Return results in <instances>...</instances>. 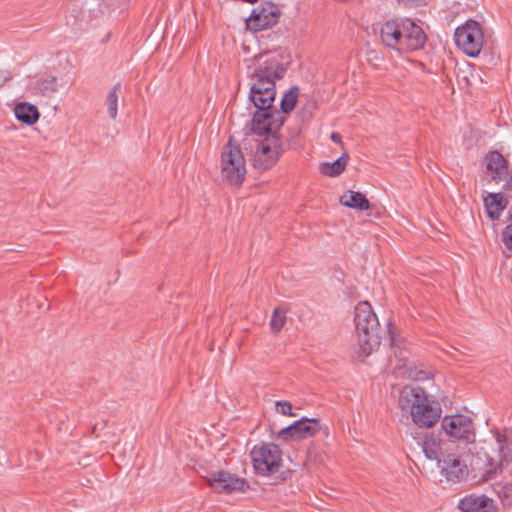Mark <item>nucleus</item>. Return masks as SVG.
Returning a JSON list of instances; mask_svg holds the SVG:
<instances>
[{"label": "nucleus", "instance_id": "37", "mask_svg": "<svg viewBox=\"0 0 512 512\" xmlns=\"http://www.w3.org/2000/svg\"><path fill=\"white\" fill-rule=\"evenodd\" d=\"M388 330H389V334L391 336V343L393 344L395 339H394V336H393V332L391 330V323L390 322L388 323Z\"/></svg>", "mask_w": 512, "mask_h": 512}, {"label": "nucleus", "instance_id": "5", "mask_svg": "<svg viewBox=\"0 0 512 512\" xmlns=\"http://www.w3.org/2000/svg\"><path fill=\"white\" fill-rule=\"evenodd\" d=\"M250 455L257 474L269 476L279 472L282 452L278 445L262 442L252 449Z\"/></svg>", "mask_w": 512, "mask_h": 512}, {"label": "nucleus", "instance_id": "32", "mask_svg": "<svg viewBox=\"0 0 512 512\" xmlns=\"http://www.w3.org/2000/svg\"><path fill=\"white\" fill-rule=\"evenodd\" d=\"M502 241L508 249L512 250V222L503 230Z\"/></svg>", "mask_w": 512, "mask_h": 512}, {"label": "nucleus", "instance_id": "15", "mask_svg": "<svg viewBox=\"0 0 512 512\" xmlns=\"http://www.w3.org/2000/svg\"><path fill=\"white\" fill-rule=\"evenodd\" d=\"M256 152L253 159V167L258 171H266L272 168L278 161L277 153L272 150L271 144L264 141H255Z\"/></svg>", "mask_w": 512, "mask_h": 512}, {"label": "nucleus", "instance_id": "3", "mask_svg": "<svg viewBox=\"0 0 512 512\" xmlns=\"http://www.w3.org/2000/svg\"><path fill=\"white\" fill-rule=\"evenodd\" d=\"M398 403L419 427H431L440 418L441 409L429 403L425 390L419 386H404L400 391Z\"/></svg>", "mask_w": 512, "mask_h": 512}, {"label": "nucleus", "instance_id": "4", "mask_svg": "<svg viewBox=\"0 0 512 512\" xmlns=\"http://www.w3.org/2000/svg\"><path fill=\"white\" fill-rule=\"evenodd\" d=\"M221 174L223 180L230 185L240 186L245 179V159L239 144L232 137L221 152Z\"/></svg>", "mask_w": 512, "mask_h": 512}, {"label": "nucleus", "instance_id": "12", "mask_svg": "<svg viewBox=\"0 0 512 512\" xmlns=\"http://www.w3.org/2000/svg\"><path fill=\"white\" fill-rule=\"evenodd\" d=\"M400 53H409L422 49L427 35L416 22L410 18H401Z\"/></svg>", "mask_w": 512, "mask_h": 512}, {"label": "nucleus", "instance_id": "9", "mask_svg": "<svg viewBox=\"0 0 512 512\" xmlns=\"http://www.w3.org/2000/svg\"><path fill=\"white\" fill-rule=\"evenodd\" d=\"M281 11L271 1H263L252 9L250 16L246 19V27L253 32H260L270 29L279 22Z\"/></svg>", "mask_w": 512, "mask_h": 512}, {"label": "nucleus", "instance_id": "14", "mask_svg": "<svg viewBox=\"0 0 512 512\" xmlns=\"http://www.w3.org/2000/svg\"><path fill=\"white\" fill-rule=\"evenodd\" d=\"M497 442L500 454H502L498 455L497 458L492 456L484 446L480 447V451L477 452L478 458L484 462V475L487 479H492L494 475L502 469L503 460L508 461V457L512 458L511 452H509V455L505 453L504 446L500 437H497Z\"/></svg>", "mask_w": 512, "mask_h": 512}, {"label": "nucleus", "instance_id": "24", "mask_svg": "<svg viewBox=\"0 0 512 512\" xmlns=\"http://www.w3.org/2000/svg\"><path fill=\"white\" fill-rule=\"evenodd\" d=\"M299 92V87L295 85L290 87L289 90H287L284 93L280 101V109H278L282 116L283 114H289L294 110L299 96Z\"/></svg>", "mask_w": 512, "mask_h": 512}, {"label": "nucleus", "instance_id": "16", "mask_svg": "<svg viewBox=\"0 0 512 512\" xmlns=\"http://www.w3.org/2000/svg\"><path fill=\"white\" fill-rule=\"evenodd\" d=\"M462 512H497L492 499L485 495H469L459 501Z\"/></svg>", "mask_w": 512, "mask_h": 512}, {"label": "nucleus", "instance_id": "31", "mask_svg": "<svg viewBox=\"0 0 512 512\" xmlns=\"http://www.w3.org/2000/svg\"><path fill=\"white\" fill-rule=\"evenodd\" d=\"M276 411L286 416H294L295 414L292 411V404L288 401H276L275 403Z\"/></svg>", "mask_w": 512, "mask_h": 512}, {"label": "nucleus", "instance_id": "17", "mask_svg": "<svg viewBox=\"0 0 512 512\" xmlns=\"http://www.w3.org/2000/svg\"><path fill=\"white\" fill-rule=\"evenodd\" d=\"M380 36L384 45L400 53L401 18L387 20L381 27Z\"/></svg>", "mask_w": 512, "mask_h": 512}, {"label": "nucleus", "instance_id": "8", "mask_svg": "<svg viewBox=\"0 0 512 512\" xmlns=\"http://www.w3.org/2000/svg\"><path fill=\"white\" fill-rule=\"evenodd\" d=\"M319 432H322L327 436L328 428L326 426L323 427L320 421L316 418L303 417L291 425L282 428L277 433V439L284 442L302 440L313 437Z\"/></svg>", "mask_w": 512, "mask_h": 512}, {"label": "nucleus", "instance_id": "26", "mask_svg": "<svg viewBox=\"0 0 512 512\" xmlns=\"http://www.w3.org/2000/svg\"><path fill=\"white\" fill-rule=\"evenodd\" d=\"M286 312L287 309L282 306H277L270 319V327L272 332L278 333L284 327L286 323Z\"/></svg>", "mask_w": 512, "mask_h": 512}, {"label": "nucleus", "instance_id": "2", "mask_svg": "<svg viewBox=\"0 0 512 512\" xmlns=\"http://www.w3.org/2000/svg\"><path fill=\"white\" fill-rule=\"evenodd\" d=\"M354 322L359 345L357 357L364 359L379 348L382 339L380 323L369 302L356 305Z\"/></svg>", "mask_w": 512, "mask_h": 512}, {"label": "nucleus", "instance_id": "29", "mask_svg": "<svg viewBox=\"0 0 512 512\" xmlns=\"http://www.w3.org/2000/svg\"><path fill=\"white\" fill-rule=\"evenodd\" d=\"M498 495L503 506L512 507V482L504 485Z\"/></svg>", "mask_w": 512, "mask_h": 512}, {"label": "nucleus", "instance_id": "35", "mask_svg": "<svg viewBox=\"0 0 512 512\" xmlns=\"http://www.w3.org/2000/svg\"><path fill=\"white\" fill-rule=\"evenodd\" d=\"M9 79L10 75L7 71H0V86H2Z\"/></svg>", "mask_w": 512, "mask_h": 512}, {"label": "nucleus", "instance_id": "39", "mask_svg": "<svg viewBox=\"0 0 512 512\" xmlns=\"http://www.w3.org/2000/svg\"><path fill=\"white\" fill-rule=\"evenodd\" d=\"M96 428H97V425H94L93 428H92V433L95 434L96 432Z\"/></svg>", "mask_w": 512, "mask_h": 512}, {"label": "nucleus", "instance_id": "30", "mask_svg": "<svg viewBox=\"0 0 512 512\" xmlns=\"http://www.w3.org/2000/svg\"><path fill=\"white\" fill-rule=\"evenodd\" d=\"M470 76H473L471 71L460 70L457 73V82L462 89H469L471 86Z\"/></svg>", "mask_w": 512, "mask_h": 512}, {"label": "nucleus", "instance_id": "18", "mask_svg": "<svg viewBox=\"0 0 512 512\" xmlns=\"http://www.w3.org/2000/svg\"><path fill=\"white\" fill-rule=\"evenodd\" d=\"M485 161L486 168L494 181L499 182L507 177L508 161L500 152L496 150L489 151L485 156Z\"/></svg>", "mask_w": 512, "mask_h": 512}, {"label": "nucleus", "instance_id": "11", "mask_svg": "<svg viewBox=\"0 0 512 512\" xmlns=\"http://www.w3.org/2000/svg\"><path fill=\"white\" fill-rule=\"evenodd\" d=\"M207 485L214 492L220 494L245 492L250 488V484L245 478L223 470L212 472L207 478Z\"/></svg>", "mask_w": 512, "mask_h": 512}, {"label": "nucleus", "instance_id": "10", "mask_svg": "<svg viewBox=\"0 0 512 512\" xmlns=\"http://www.w3.org/2000/svg\"><path fill=\"white\" fill-rule=\"evenodd\" d=\"M441 426L446 434L465 444L475 441V428L472 419L465 415L445 416Z\"/></svg>", "mask_w": 512, "mask_h": 512}, {"label": "nucleus", "instance_id": "34", "mask_svg": "<svg viewBox=\"0 0 512 512\" xmlns=\"http://www.w3.org/2000/svg\"><path fill=\"white\" fill-rule=\"evenodd\" d=\"M507 198H512V174L504 185V193Z\"/></svg>", "mask_w": 512, "mask_h": 512}, {"label": "nucleus", "instance_id": "1", "mask_svg": "<svg viewBox=\"0 0 512 512\" xmlns=\"http://www.w3.org/2000/svg\"><path fill=\"white\" fill-rule=\"evenodd\" d=\"M276 99V85L252 81L249 90V100L255 106L251 120V130L254 134L264 136L275 129H280L286 121L273 105Z\"/></svg>", "mask_w": 512, "mask_h": 512}, {"label": "nucleus", "instance_id": "36", "mask_svg": "<svg viewBox=\"0 0 512 512\" xmlns=\"http://www.w3.org/2000/svg\"><path fill=\"white\" fill-rule=\"evenodd\" d=\"M331 140L334 142V143H337V144H341L342 143V137L339 133L337 132H333L330 136Z\"/></svg>", "mask_w": 512, "mask_h": 512}, {"label": "nucleus", "instance_id": "19", "mask_svg": "<svg viewBox=\"0 0 512 512\" xmlns=\"http://www.w3.org/2000/svg\"><path fill=\"white\" fill-rule=\"evenodd\" d=\"M507 204L508 198L502 193H490L484 198V205L487 210V214L493 220L499 218Z\"/></svg>", "mask_w": 512, "mask_h": 512}, {"label": "nucleus", "instance_id": "7", "mask_svg": "<svg viewBox=\"0 0 512 512\" xmlns=\"http://www.w3.org/2000/svg\"><path fill=\"white\" fill-rule=\"evenodd\" d=\"M287 67L282 63L279 55L263 53L256 57V67L250 75L251 81L264 84H274L284 77Z\"/></svg>", "mask_w": 512, "mask_h": 512}, {"label": "nucleus", "instance_id": "33", "mask_svg": "<svg viewBox=\"0 0 512 512\" xmlns=\"http://www.w3.org/2000/svg\"><path fill=\"white\" fill-rule=\"evenodd\" d=\"M430 1L431 0H397L399 5L406 7V8H412V7L426 5Z\"/></svg>", "mask_w": 512, "mask_h": 512}, {"label": "nucleus", "instance_id": "28", "mask_svg": "<svg viewBox=\"0 0 512 512\" xmlns=\"http://www.w3.org/2000/svg\"><path fill=\"white\" fill-rule=\"evenodd\" d=\"M422 450L425 456L431 460H440V444L437 443L432 437H426L422 443Z\"/></svg>", "mask_w": 512, "mask_h": 512}, {"label": "nucleus", "instance_id": "20", "mask_svg": "<svg viewBox=\"0 0 512 512\" xmlns=\"http://www.w3.org/2000/svg\"><path fill=\"white\" fill-rule=\"evenodd\" d=\"M14 113L17 120L26 125L35 124L40 117L38 108L27 102L18 103L14 108Z\"/></svg>", "mask_w": 512, "mask_h": 512}, {"label": "nucleus", "instance_id": "27", "mask_svg": "<svg viewBox=\"0 0 512 512\" xmlns=\"http://www.w3.org/2000/svg\"><path fill=\"white\" fill-rule=\"evenodd\" d=\"M279 129H275L265 135H271V137H267L265 139V144H271L272 150L277 153V159H279L280 155L283 154L286 150L289 149L290 145L285 143L280 139L279 136L276 135V131Z\"/></svg>", "mask_w": 512, "mask_h": 512}, {"label": "nucleus", "instance_id": "22", "mask_svg": "<svg viewBox=\"0 0 512 512\" xmlns=\"http://www.w3.org/2000/svg\"><path fill=\"white\" fill-rule=\"evenodd\" d=\"M58 89V80L52 75H43L33 86L34 93L44 97L52 96Z\"/></svg>", "mask_w": 512, "mask_h": 512}, {"label": "nucleus", "instance_id": "21", "mask_svg": "<svg viewBox=\"0 0 512 512\" xmlns=\"http://www.w3.org/2000/svg\"><path fill=\"white\" fill-rule=\"evenodd\" d=\"M340 203L345 207L361 211L370 208V202L367 197L358 191H348L340 197Z\"/></svg>", "mask_w": 512, "mask_h": 512}, {"label": "nucleus", "instance_id": "23", "mask_svg": "<svg viewBox=\"0 0 512 512\" xmlns=\"http://www.w3.org/2000/svg\"><path fill=\"white\" fill-rule=\"evenodd\" d=\"M349 160V155L347 152H344L338 159L334 162H323L320 164V172L324 175L330 177L339 176L346 168V165Z\"/></svg>", "mask_w": 512, "mask_h": 512}, {"label": "nucleus", "instance_id": "13", "mask_svg": "<svg viewBox=\"0 0 512 512\" xmlns=\"http://www.w3.org/2000/svg\"><path fill=\"white\" fill-rule=\"evenodd\" d=\"M439 466L446 480L451 483H459L468 475V468L459 456L448 454L442 460H439Z\"/></svg>", "mask_w": 512, "mask_h": 512}, {"label": "nucleus", "instance_id": "38", "mask_svg": "<svg viewBox=\"0 0 512 512\" xmlns=\"http://www.w3.org/2000/svg\"><path fill=\"white\" fill-rule=\"evenodd\" d=\"M287 474H289V472H282L281 473V476H280L281 481H285L286 480Z\"/></svg>", "mask_w": 512, "mask_h": 512}, {"label": "nucleus", "instance_id": "25", "mask_svg": "<svg viewBox=\"0 0 512 512\" xmlns=\"http://www.w3.org/2000/svg\"><path fill=\"white\" fill-rule=\"evenodd\" d=\"M120 91L121 83L117 82L114 84L106 97L107 113L111 119H116L117 117L118 95Z\"/></svg>", "mask_w": 512, "mask_h": 512}, {"label": "nucleus", "instance_id": "6", "mask_svg": "<svg viewBox=\"0 0 512 512\" xmlns=\"http://www.w3.org/2000/svg\"><path fill=\"white\" fill-rule=\"evenodd\" d=\"M454 41L456 46L467 56H478L484 41L481 25L473 19L467 20L455 29Z\"/></svg>", "mask_w": 512, "mask_h": 512}]
</instances>
